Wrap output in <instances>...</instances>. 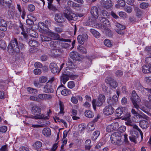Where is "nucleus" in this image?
Listing matches in <instances>:
<instances>
[{"instance_id":"1","label":"nucleus","mask_w":151,"mask_h":151,"mask_svg":"<svg viewBox=\"0 0 151 151\" xmlns=\"http://www.w3.org/2000/svg\"><path fill=\"white\" fill-rule=\"evenodd\" d=\"M7 51L10 54L18 52L20 51L16 38H14L11 41L7 47Z\"/></svg>"},{"instance_id":"2","label":"nucleus","mask_w":151,"mask_h":151,"mask_svg":"<svg viewBox=\"0 0 151 151\" xmlns=\"http://www.w3.org/2000/svg\"><path fill=\"white\" fill-rule=\"evenodd\" d=\"M131 99L135 108L138 110H139V109H140L143 111H145V108L144 107L139 106V104L141 101L140 99L136 93L135 91H132Z\"/></svg>"},{"instance_id":"3","label":"nucleus","mask_w":151,"mask_h":151,"mask_svg":"<svg viewBox=\"0 0 151 151\" xmlns=\"http://www.w3.org/2000/svg\"><path fill=\"white\" fill-rule=\"evenodd\" d=\"M64 16L68 20H76L78 17L70 9H65L63 11Z\"/></svg>"},{"instance_id":"4","label":"nucleus","mask_w":151,"mask_h":151,"mask_svg":"<svg viewBox=\"0 0 151 151\" xmlns=\"http://www.w3.org/2000/svg\"><path fill=\"white\" fill-rule=\"evenodd\" d=\"M121 140V136L119 132L113 133L111 137V140L113 144H119Z\"/></svg>"},{"instance_id":"5","label":"nucleus","mask_w":151,"mask_h":151,"mask_svg":"<svg viewBox=\"0 0 151 151\" xmlns=\"http://www.w3.org/2000/svg\"><path fill=\"white\" fill-rule=\"evenodd\" d=\"M137 129L134 128H133L130 131V135L129 138L130 140L133 142L136 143L137 139L138 138L139 135L137 131Z\"/></svg>"},{"instance_id":"6","label":"nucleus","mask_w":151,"mask_h":151,"mask_svg":"<svg viewBox=\"0 0 151 151\" xmlns=\"http://www.w3.org/2000/svg\"><path fill=\"white\" fill-rule=\"evenodd\" d=\"M50 36L54 40H59L60 41L65 42H71L70 39H66L63 38H60L59 35L57 33L50 31L49 33Z\"/></svg>"},{"instance_id":"7","label":"nucleus","mask_w":151,"mask_h":151,"mask_svg":"<svg viewBox=\"0 0 151 151\" xmlns=\"http://www.w3.org/2000/svg\"><path fill=\"white\" fill-rule=\"evenodd\" d=\"M51 112L50 110H49V112L48 111L46 114H37L34 116H32V118L35 119H49V114Z\"/></svg>"},{"instance_id":"8","label":"nucleus","mask_w":151,"mask_h":151,"mask_svg":"<svg viewBox=\"0 0 151 151\" xmlns=\"http://www.w3.org/2000/svg\"><path fill=\"white\" fill-rule=\"evenodd\" d=\"M43 91L44 92L47 93H53L54 90L52 84L47 82L43 88Z\"/></svg>"},{"instance_id":"9","label":"nucleus","mask_w":151,"mask_h":151,"mask_svg":"<svg viewBox=\"0 0 151 151\" xmlns=\"http://www.w3.org/2000/svg\"><path fill=\"white\" fill-rule=\"evenodd\" d=\"M88 38V37L87 34L86 33H84L78 36L77 40L79 43L83 45L85 41H87Z\"/></svg>"},{"instance_id":"10","label":"nucleus","mask_w":151,"mask_h":151,"mask_svg":"<svg viewBox=\"0 0 151 151\" xmlns=\"http://www.w3.org/2000/svg\"><path fill=\"white\" fill-rule=\"evenodd\" d=\"M114 109V108L110 106H106L103 110V112L104 114L106 115H109L113 114Z\"/></svg>"},{"instance_id":"11","label":"nucleus","mask_w":151,"mask_h":151,"mask_svg":"<svg viewBox=\"0 0 151 151\" xmlns=\"http://www.w3.org/2000/svg\"><path fill=\"white\" fill-rule=\"evenodd\" d=\"M118 127L119 124L118 122L112 123L108 126L106 129V130L109 132H111L116 130Z\"/></svg>"},{"instance_id":"12","label":"nucleus","mask_w":151,"mask_h":151,"mask_svg":"<svg viewBox=\"0 0 151 151\" xmlns=\"http://www.w3.org/2000/svg\"><path fill=\"white\" fill-rule=\"evenodd\" d=\"M106 81L113 88H115L118 85L117 83L111 77H107L106 79Z\"/></svg>"},{"instance_id":"13","label":"nucleus","mask_w":151,"mask_h":151,"mask_svg":"<svg viewBox=\"0 0 151 151\" xmlns=\"http://www.w3.org/2000/svg\"><path fill=\"white\" fill-rule=\"evenodd\" d=\"M118 101L117 96L116 95H114L112 99H107V102L110 106H114L117 104Z\"/></svg>"},{"instance_id":"14","label":"nucleus","mask_w":151,"mask_h":151,"mask_svg":"<svg viewBox=\"0 0 151 151\" xmlns=\"http://www.w3.org/2000/svg\"><path fill=\"white\" fill-rule=\"evenodd\" d=\"M55 20L58 23H62L65 22V19L62 14H56L55 16Z\"/></svg>"},{"instance_id":"15","label":"nucleus","mask_w":151,"mask_h":151,"mask_svg":"<svg viewBox=\"0 0 151 151\" xmlns=\"http://www.w3.org/2000/svg\"><path fill=\"white\" fill-rule=\"evenodd\" d=\"M101 3L106 9L110 8L112 6L111 1L110 0H102Z\"/></svg>"},{"instance_id":"16","label":"nucleus","mask_w":151,"mask_h":151,"mask_svg":"<svg viewBox=\"0 0 151 151\" xmlns=\"http://www.w3.org/2000/svg\"><path fill=\"white\" fill-rule=\"evenodd\" d=\"M48 1V8L51 10L55 12L58 10V7L52 4L53 0H47Z\"/></svg>"},{"instance_id":"17","label":"nucleus","mask_w":151,"mask_h":151,"mask_svg":"<svg viewBox=\"0 0 151 151\" xmlns=\"http://www.w3.org/2000/svg\"><path fill=\"white\" fill-rule=\"evenodd\" d=\"M50 68L51 72L53 73H55L60 71L57 65L53 63H51L50 65Z\"/></svg>"},{"instance_id":"18","label":"nucleus","mask_w":151,"mask_h":151,"mask_svg":"<svg viewBox=\"0 0 151 151\" xmlns=\"http://www.w3.org/2000/svg\"><path fill=\"white\" fill-rule=\"evenodd\" d=\"M91 13L94 18L97 19L98 17V9L96 6H94L91 7Z\"/></svg>"},{"instance_id":"19","label":"nucleus","mask_w":151,"mask_h":151,"mask_svg":"<svg viewBox=\"0 0 151 151\" xmlns=\"http://www.w3.org/2000/svg\"><path fill=\"white\" fill-rule=\"evenodd\" d=\"M99 118V117L97 116V118L94 119L93 121L90 122L88 124L87 126V127L90 131H92L95 128V122L98 120V119Z\"/></svg>"},{"instance_id":"20","label":"nucleus","mask_w":151,"mask_h":151,"mask_svg":"<svg viewBox=\"0 0 151 151\" xmlns=\"http://www.w3.org/2000/svg\"><path fill=\"white\" fill-rule=\"evenodd\" d=\"M42 143L40 141H37L33 145L34 148L37 151H42V149L41 148Z\"/></svg>"},{"instance_id":"21","label":"nucleus","mask_w":151,"mask_h":151,"mask_svg":"<svg viewBox=\"0 0 151 151\" xmlns=\"http://www.w3.org/2000/svg\"><path fill=\"white\" fill-rule=\"evenodd\" d=\"M103 103L102 101L98 100V99L96 101V99H93L92 101V104L94 109L96 110V106H101Z\"/></svg>"},{"instance_id":"22","label":"nucleus","mask_w":151,"mask_h":151,"mask_svg":"<svg viewBox=\"0 0 151 151\" xmlns=\"http://www.w3.org/2000/svg\"><path fill=\"white\" fill-rule=\"evenodd\" d=\"M70 56L72 59L76 60H79L80 58L78 54L75 51L71 52L70 54Z\"/></svg>"},{"instance_id":"23","label":"nucleus","mask_w":151,"mask_h":151,"mask_svg":"<svg viewBox=\"0 0 151 151\" xmlns=\"http://www.w3.org/2000/svg\"><path fill=\"white\" fill-rule=\"evenodd\" d=\"M32 111L33 114H41V109L39 107L37 106H33L32 108Z\"/></svg>"},{"instance_id":"24","label":"nucleus","mask_w":151,"mask_h":151,"mask_svg":"<svg viewBox=\"0 0 151 151\" xmlns=\"http://www.w3.org/2000/svg\"><path fill=\"white\" fill-rule=\"evenodd\" d=\"M119 5H121V6H125V3L124 2H126L129 4L132 5L133 4V3L134 1V0H122L121 1L122 3V4H121L120 3V1H119Z\"/></svg>"},{"instance_id":"25","label":"nucleus","mask_w":151,"mask_h":151,"mask_svg":"<svg viewBox=\"0 0 151 151\" xmlns=\"http://www.w3.org/2000/svg\"><path fill=\"white\" fill-rule=\"evenodd\" d=\"M136 88L137 90L140 91L142 93H144L145 92V90L147 88H145L143 87L139 83H137L136 85Z\"/></svg>"},{"instance_id":"26","label":"nucleus","mask_w":151,"mask_h":151,"mask_svg":"<svg viewBox=\"0 0 151 151\" xmlns=\"http://www.w3.org/2000/svg\"><path fill=\"white\" fill-rule=\"evenodd\" d=\"M28 44L30 47H37L39 45L38 42L34 40H30Z\"/></svg>"},{"instance_id":"27","label":"nucleus","mask_w":151,"mask_h":151,"mask_svg":"<svg viewBox=\"0 0 151 151\" xmlns=\"http://www.w3.org/2000/svg\"><path fill=\"white\" fill-rule=\"evenodd\" d=\"M19 27L21 29L22 31V32H21V34L23 35V36L25 39L27 38V35L25 32L24 30L23 24L21 23L20 21H19Z\"/></svg>"},{"instance_id":"28","label":"nucleus","mask_w":151,"mask_h":151,"mask_svg":"<svg viewBox=\"0 0 151 151\" xmlns=\"http://www.w3.org/2000/svg\"><path fill=\"white\" fill-rule=\"evenodd\" d=\"M140 126L143 129H146L148 126V122L146 120H142L139 123Z\"/></svg>"},{"instance_id":"29","label":"nucleus","mask_w":151,"mask_h":151,"mask_svg":"<svg viewBox=\"0 0 151 151\" xmlns=\"http://www.w3.org/2000/svg\"><path fill=\"white\" fill-rule=\"evenodd\" d=\"M42 133L46 136L50 135L51 134L50 129L49 128H44L42 131Z\"/></svg>"},{"instance_id":"30","label":"nucleus","mask_w":151,"mask_h":151,"mask_svg":"<svg viewBox=\"0 0 151 151\" xmlns=\"http://www.w3.org/2000/svg\"><path fill=\"white\" fill-rule=\"evenodd\" d=\"M61 81H62L63 84H65L66 82L69 79V76L63 74L60 77Z\"/></svg>"},{"instance_id":"31","label":"nucleus","mask_w":151,"mask_h":151,"mask_svg":"<svg viewBox=\"0 0 151 151\" xmlns=\"http://www.w3.org/2000/svg\"><path fill=\"white\" fill-rule=\"evenodd\" d=\"M85 115L86 116L89 118L93 117L94 116V113L91 111L87 110L85 112Z\"/></svg>"},{"instance_id":"32","label":"nucleus","mask_w":151,"mask_h":151,"mask_svg":"<svg viewBox=\"0 0 151 151\" xmlns=\"http://www.w3.org/2000/svg\"><path fill=\"white\" fill-rule=\"evenodd\" d=\"M90 31L96 38H98L100 37V34L95 30L93 29H91L90 30Z\"/></svg>"},{"instance_id":"33","label":"nucleus","mask_w":151,"mask_h":151,"mask_svg":"<svg viewBox=\"0 0 151 151\" xmlns=\"http://www.w3.org/2000/svg\"><path fill=\"white\" fill-rule=\"evenodd\" d=\"M77 49L78 51L82 53H86V49L81 45H79L77 47Z\"/></svg>"},{"instance_id":"34","label":"nucleus","mask_w":151,"mask_h":151,"mask_svg":"<svg viewBox=\"0 0 151 151\" xmlns=\"http://www.w3.org/2000/svg\"><path fill=\"white\" fill-rule=\"evenodd\" d=\"M66 64L68 67H69L70 68H75V65L72 62V60L70 59H68Z\"/></svg>"},{"instance_id":"35","label":"nucleus","mask_w":151,"mask_h":151,"mask_svg":"<svg viewBox=\"0 0 151 151\" xmlns=\"http://www.w3.org/2000/svg\"><path fill=\"white\" fill-rule=\"evenodd\" d=\"M41 40L42 42H49L52 40L50 37L43 35L41 36Z\"/></svg>"},{"instance_id":"36","label":"nucleus","mask_w":151,"mask_h":151,"mask_svg":"<svg viewBox=\"0 0 151 151\" xmlns=\"http://www.w3.org/2000/svg\"><path fill=\"white\" fill-rule=\"evenodd\" d=\"M134 10L136 13V15L139 17H140L141 16L142 12L140 9L137 7H135L134 8Z\"/></svg>"},{"instance_id":"37","label":"nucleus","mask_w":151,"mask_h":151,"mask_svg":"<svg viewBox=\"0 0 151 151\" xmlns=\"http://www.w3.org/2000/svg\"><path fill=\"white\" fill-rule=\"evenodd\" d=\"M123 108H118L116 110L115 113L117 116H119L122 114L123 112Z\"/></svg>"},{"instance_id":"38","label":"nucleus","mask_w":151,"mask_h":151,"mask_svg":"<svg viewBox=\"0 0 151 151\" xmlns=\"http://www.w3.org/2000/svg\"><path fill=\"white\" fill-rule=\"evenodd\" d=\"M114 25L117 28V29L121 30H124L125 29V27L124 26L122 25L118 22H116L114 23Z\"/></svg>"},{"instance_id":"39","label":"nucleus","mask_w":151,"mask_h":151,"mask_svg":"<svg viewBox=\"0 0 151 151\" xmlns=\"http://www.w3.org/2000/svg\"><path fill=\"white\" fill-rule=\"evenodd\" d=\"M71 93L70 90L66 89H63L61 91V94L64 96L70 95Z\"/></svg>"},{"instance_id":"40","label":"nucleus","mask_w":151,"mask_h":151,"mask_svg":"<svg viewBox=\"0 0 151 151\" xmlns=\"http://www.w3.org/2000/svg\"><path fill=\"white\" fill-rule=\"evenodd\" d=\"M68 6L73 7H77L78 6L79 4L76 3L71 1H69L67 2Z\"/></svg>"},{"instance_id":"41","label":"nucleus","mask_w":151,"mask_h":151,"mask_svg":"<svg viewBox=\"0 0 151 151\" xmlns=\"http://www.w3.org/2000/svg\"><path fill=\"white\" fill-rule=\"evenodd\" d=\"M53 53L55 55H60L63 52L62 50L60 49H54L52 50Z\"/></svg>"},{"instance_id":"42","label":"nucleus","mask_w":151,"mask_h":151,"mask_svg":"<svg viewBox=\"0 0 151 151\" xmlns=\"http://www.w3.org/2000/svg\"><path fill=\"white\" fill-rule=\"evenodd\" d=\"M100 134V132L99 131H96L93 134L92 137L93 140H95Z\"/></svg>"},{"instance_id":"43","label":"nucleus","mask_w":151,"mask_h":151,"mask_svg":"<svg viewBox=\"0 0 151 151\" xmlns=\"http://www.w3.org/2000/svg\"><path fill=\"white\" fill-rule=\"evenodd\" d=\"M6 47V44L5 41L3 40H0V47L4 49Z\"/></svg>"},{"instance_id":"44","label":"nucleus","mask_w":151,"mask_h":151,"mask_svg":"<svg viewBox=\"0 0 151 151\" xmlns=\"http://www.w3.org/2000/svg\"><path fill=\"white\" fill-rule=\"evenodd\" d=\"M47 80V78L46 77L42 76L39 78V81L40 83H43L46 82Z\"/></svg>"},{"instance_id":"45","label":"nucleus","mask_w":151,"mask_h":151,"mask_svg":"<svg viewBox=\"0 0 151 151\" xmlns=\"http://www.w3.org/2000/svg\"><path fill=\"white\" fill-rule=\"evenodd\" d=\"M142 70L144 73H150L149 71V67L146 65H144L142 67Z\"/></svg>"},{"instance_id":"46","label":"nucleus","mask_w":151,"mask_h":151,"mask_svg":"<svg viewBox=\"0 0 151 151\" xmlns=\"http://www.w3.org/2000/svg\"><path fill=\"white\" fill-rule=\"evenodd\" d=\"M126 124L127 125L132 126L133 127V128H134V125H136L135 124L134 125L133 123L132 122L130 119H128L126 120V122H125Z\"/></svg>"},{"instance_id":"47","label":"nucleus","mask_w":151,"mask_h":151,"mask_svg":"<svg viewBox=\"0 0 151 151\" xmlns=\"http://www.w3.org/2000/svg\"><path fill=\"white\" fill-rule=\"evenodd\" d=\"M143 102L147 107L151 109V103H150V101L149 102L147 100L144 99L143 100Z\"/></svg>"},{"instance_id":"48","label":"nucleus","mask_w":151,"mask_h":151,"mask_svg":"<svg viewBox=\"0 0 151 151\" xmlns=\"http://www.w3.org/2000/svg\"><path fill=\"white\" fill-rule=\"evenodd\" d=\"M149 4L148 3L145 2H143L140 4V7L142 9H145L148 6Z\"/></svg>"},{"instance_id":"49","label":"nucleus","mask_w":151,"mask_h":151,"mask_svg":"<svg viewBox=\"0 0 151 151\" xmlns=\"http://www.w3.org/2000/svg\"><path fill=\"white\" fill-rule=\"evenodd\" d=\"M27 9L29 11L32 12L35 10V6L32 4H30L28 5Z\"/></svg>"},{"instance_id":"50","label":"nucleus","mask_w":151,"mask_h":151,"mask_svg":"<svg viewBox=\"0 0 151 151\" xmlns=\"http://www.w3.org/2000/svg\"><path fill=\"white\" fill-rule=\"evenodd\" d=\"M98 100L104 102L105 100V96L104 95L100 94L98 98Z\"/></svg>"},{"instance_id":"51","label":"nucleus","mask_w":151,"mask_h":151,"mask_svg":"<svg viewBox=\"0 0 151 151\" xmlns=\"http://www.w3.org/2000/svg\"><path fill=\"white\" fill-rule=\"evenodd\" d=\"M149 56L146 58L145 60L147 63L151 65V52L150 53Z\"/></svg>"},{"instance_id":"52","label":"nucleus","mask_w":151,"mask_h":151,"mask_svg":"<svg viewBox=\"0 0 151 151\" xmlns=\"http://www.w3.org/2000/svg\"><path fill=\"white\" fill-rule=\"evenodd\" d=\"M27 91L31 94H33L37 91L36 89H33L30 87H28L27 88Z\"/></svg>"},{"instance_id":"53","label":"nucleus","mask_w":151,"mask_h":151,"mask_svg":"<svg viewBox=\"0 0 151 151\" xmlns=\"http://www.w3.org/2000/svg\"><path fill=\"white\" fill-rule=\"evenodd\" d=\"M75 85L73 81L68 82V87L69 88H72L75 86Z\"/></svg>"},{"instance_id":"54","label":"nucleus","mask_w":151,"mask_h":151,"mask_svg":"<svg viewBox=\"0 0 151 151\" xmlns=\"http://www.w3.org/2000/svg\"><path fill=\"white\" fill-rule=\"evenodd\" d=\"M104 45L107 47H111V46L110 41L109 40H105L104 41Z\"/></svg>"},{"instance_id":"55","label":"nucleus","mask_w":151,"mask_h":151,"mask_svg":"<svg viewBox=\"0 0 151 151\" xmlns=\"http://www.w3.org/2000/svg\"><path fill=\"white\" fill-rule=\"evenodd\" d=\"M70 68L69 67H67L65 70L64 73L63 74H64L68 76L71 73L70 72Z\"/></svg>"},{"instance_id":"56","label":"nucleus","mask_w":151,"mask_h":151,"mask_svg":"<svg viewBox=\"0 0 151 151\" xmlns=\"http://www.w3.org/2000/svg\"><path fill=\"white\" fill-rule=\"evenodd\" d=\"M101 17H108V13L105 10H103L101 11Z\"/></svg>"},{"instance_id":"57","label":"nucleus","mask_w":151,"mask_h":151,"mask_svg":"<svg viewBox=\"0 0 151 151\" xmlns=\"http://www.w3.org/2000/svg\"><path fill=\"white\" fill-rule=\"evenodd\" d=\"M132 10V8L131 6H126L124 8V11L129 13H131Z\"/></svg>"},{"instance_id":"58","label":"nucleus","mask_w":151,"mask_h":151,"mask_svg":"<svg viewBox=\"0 0 151 151\" xmlns=\"http://www.w3.org/2000/svg\"><path fill=\"white\" fill-rule=\"evenodd\" d=\"M71 101L74 104H76L78 102L77 96H72L71 99Z\"/></svg>"},{"instance_id":"59","label":"nucleus","mask_w":151,"mask_h":151,"mask_svg":"<svg viewBox=\"0 0 151 151\" xmlns=\"http://www.w3.org/2000/svg\"><path fill=\"white\" fill-rule=\"evenodd\" d=\"M119 15L120 17L123 18H125L127 17V14L124 12H119Z\"/></svg>"},{"instance_id":"60","label":"nucleus","mask_w":151,"mask_h":151,"mask_svg":"<svg viewBox=\"0 0 151 151\" xmlns=\"http://www.w3.org/2000/svg\"><path fill=\"white\" fill-rule=\"evenodd\" d=\"M130 114L129 113H127L126 114H125L124 116L122 118L123 120H126L128 119H130L129 118L130 116Z\"/></svg>"},{"instance_id":"61","label":"nucleus","mask_w":151,"mask_h":151,"mask_svg":"<svg viewBox=\"0 0 151 151\" xmlns=\"http://www.w3.org/2000/svg\"><path fill=\"white\" fill-rule=\"evenodd\" d=\"M110 23L109 20L106 19V20L104 21V22L102 23V24L104 26H107L109 27L110 26Z\"/></svg>"},{"instance_id":"62","label":"nucleus","mask_w":151,"mask_h":151,"mask_svg":"<svg viewBox=\"0 0 151 151\" xmlns=\"http://www.w3.org/2000/svg\"><path fill=\"white\" fill-rule=\"evenodd\" d=\"M145 81L148 84H151V77H145Z\"/></svg>"},{"instance_id":"63","label":"nucleus","mask_w":151,"mask_h":151,"mask_svg":"<svg viewBox=\"0 0 151 151\" xmlns=\"http://www.w3.org/2000/svg\"><path fill=\"white\" fill-rule=\"evenodd\" d=\"M34 73L36 75H39L41 73V71L40 69H35L34 70Z\"/></svg>"},{"instance_id":"64","label":"nucleus","mask_w":151,"mask_h":151,"mask_svg":"<svg viewBox=\"0 0 151 151\" xmlns=\"http://www.w3.org/2000/svg\"><path fill=\"white\" fill-rule=\"evenodd\" d=\"M54 30L55 31L59 33H60L63 31V29L59 27H55Z\"/></svg>"}]
</instances>
